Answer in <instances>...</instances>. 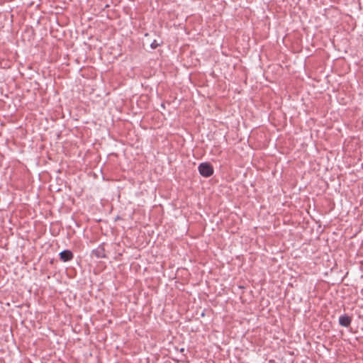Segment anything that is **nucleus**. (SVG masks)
Wrapping results in <instances>:
<instances>
[{
  "mask_svg": "<svg viewBox=\"0 0 363 363\" xmlns=\"http://www.w3.org/2000/svg\"><path fill=\"white\" fill-rule=\"evenodd\" d=\"M198 169L200 174L204 177H209L213 174V168L212 165L208 162L201 163Z\"/></svg>",
  "mask_w": 363,
  "mask_h": 363,
  "instance_id": "f257e3e1",
  "label": "nucleus"
},
{
  "mask_svg": "<svg viewBox=\"0 0 363 363\" xmlns=\"http://www.w3.org/2000/svg\"><path fill=\"white\" fill-rule=\"evenodd\" d=\"M59 255L60 259L65 262L72 260L74 257L73 253L69 250L62 251Z\"/></svg>",
  "mask_w": 363,
  "mask_h": 363,
  "instance_id": "f03ea898",
  "label": "nucleus"
},
{
  "mask_svg": "<svg viewBox=\"0 0 363 363\" xmlns=\"http://www.w3.org/2000/svg\"><path fill=\"white\" fill-rule=\"evenodd\" d=\"M352 318L347 315H342L339 318V324L343 327H349L351 324Z\"/></svg>",
  "mask_w": 363,
  "mask_h": 363,
  "instance_id": "7ed1b4c3",
  "label": "nucleus"
},
{
  "mask_svg": "<svg viewBox=\"0 0 363 363\" xmlns=\"http://www.w3.org/2000/svg\"><path fill=\"white\" fill-rule=\"evenodd\" d=\"M92 255L97 258L106 257L105 250L103 246H99L96 249L94 250Z\"/></svg>",
  "mask_w": 363,
  "mask_h": 363,
  "instance_id": "20e7f679",
  "label": "nucleus"
},
{
  "mask_svg": "<svg viewBox=\"0 0 363 363\" xmlns=\"http://www.w3.org/2000/svg\"><path fill=\"white\" fill-rule=\"evenodd\" d=\"M160 43H158L157 42V40H155L151 43L150 46H151V48H152L155 49V48H157L158 46H160Z\"/></svg>",
  "mask_w": 363,
  "mask_h": 363,
  "instance_id": "39448f33",
  "label": "nucleus"
}]
</instances>
